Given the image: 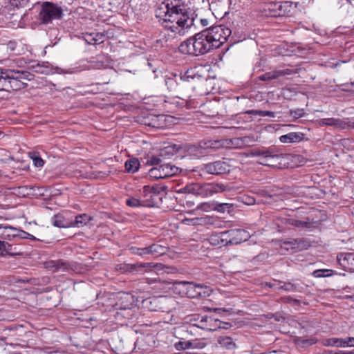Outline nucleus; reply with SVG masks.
Returning <instances> with one entry per match:
<instances>
[{
  "mask_svg": "<svg viewBox=\"0 0 354 354\" xmlns=\"http://www.w3.org/2000/svg\"><path fill=\"white\" fill-rule=\"evenodd\" d=\"M156 17L167 24L165 27L173 32L180 34L185 28L194 24V19L187 11L181 0H165L156 10Z\"/></svg>",
  "mask_w": 354,
  "mask_h": 354,
  "instance_id": "f257e3e1",
  "label": "nucleus"
},
{
  "mask_svg": "<svg viewBox=\"0 0 354 354\" xmlns=\"http://www.w3.org/2000/svg\"><path fill=\"white\" fill-rule=\"evenodd\" d=\"M231 34L229 28L213 26L201 31V54L208 53L211 49L218 48Z\"/></svg>",
  "mask_w": 354,
  "mask_h": 354,
  "instance_id": "f03ea898",
  "label": "nucleus"
},
{
  "mask_svg": "<svg viewBox=\"0 0 354 354\" xmlns=\"http://www.w3.org/2000/svg\"><path fill=\"white\" fill-rule=\"evenodd\" d=\"M62 16L61 7L50 2H44L39 14V20L45 24L50 23L54 19H59Z\"/></svg>",
  "mask_w": 354,
  "mask_h": 354,
  "instance_id": "7ed1b4c3",
  "label": "nucleus"
},
{
  "mask_svg": "<svg viewBox=\"0 0 354 354\" xmlns=\"http://www.w3.org/2000/svg\"><path fill=\"white\" fill-rule=\"evenodd\" d=\"M6 77L10 79L8 82V90H20L26 86L23 80H27L28 73L26 71L10 68L8 70Z\"/></svg>",
  "mask_w": 354,
  "mask_h": 354,
  "instance_id": "20e7f679",
  "label": "nucleus"
},
{
  "mask_svg": "<svg viewBox=\"0 0 354 354\" xmlns=\"http://www.w3.org/2000/svg\"><path fill=\"white\" fill-rule=\"evenodd\" d=\"M179 169L170 164L160 165L158 167H153L149 171V176L156 179L165 178L178 173Z\"/></svg>",
  "mask_w": 354,
  "mask_h": 354,
  "instance_id": "39448f33",
  "label": "nucleus"
},
{
  "mask_svg": "<svg viewBox=\"0 0 354 354\" xmlns=\"http://www.w3.org/2000/svg\"><path fill=\"white\" fill-rule=\"evenodd\" d=\"M140 198L143 207H153L157 204L159 194L153 187L144 186L142 190L140 191Z\"/></svg>",
  "mask_w": 354,
  "mask_h": 354,
  "instance_id": "423d86ee",
  "label": "nucleus"
},
{
  "mask_svg": "<svg viewBox=\"0 0 354 354\" xmlns=\"http://www.w3.org/2000/svg\"><path fill=\"white\" fill-rule=\"evenodd\" d=\"M156 265L153 263H136L132 264H124L120 268L124 272L133 274H144L145 272L151 270Z\"/></svg>",
  "mask_w": 354,
  "mask_h": 354,
  "instance_id": "0eeeda50",
  "label": "nucleus"
},
{
  "mask_svg": "<svg viewBox=\"0 0 354 354\" xmlns=\"http://www.w3.org/2000/svg\"><path fill=\"white\" fill-rule=\"evenodd\" d=\"M203 170L209 174L220 175L228 173L230 171V166L225 162L216 161L205 164Z\"/></svg>",
  "mask_w": 354,
  "mask_h": 354,
  "instance_id": "6e6552de",
  "label": "nucleus"
},
{
  "mask_svg": "<svg viewBox=\"0 0 354 354\" xmlns=\"http://www.w3.org/2000/svg\"><path fill=\"white\" fill-rule=\"evenodd\" d=\"M32 236V235L27 233L25 231L19 230L11 226L5 225L3 231L2 239L11 241L15 238L31 239V237Z\"/></svg>",
  "mask_w": 354,
  "mask_h": 354,
  "instance_id": "1a4fd4ad",
  "label": "nucleus"
},
{
  "mask_svg": "<svg viewBox=\"0 0 354 354\" xmlns=\"http://www.w3.org/2000/svg\"><path fill=\"white\" fill-rule=\"evenodd\" d=\"M198 35L199 34H195L193 37L183 42L179 46L180 51L183 53L198 56V50L196 47V44Z\"/></svg>",
  "mask_w": 354,
  "mask_h": 354,
  "instance_id": "9d476101",
  "label": "nucleus"
},
{
  "mask_svg": "<svg viewBox=\"0 0 354 354\" xmlns=\"http://www.w3.org/2000/svg\"><path fill=\"white\" fill-rule=\"evenodd\" d=\"M283 244L294 251L306 250L310 247V242L306 238L289 239Z\"/></svg>",
  "mask_w": 354,
  "mask_h": 354,
  "instance_id": "9b49d317",
  "label": "nucleus"
},
{
  "mask_svg": "<svg viewBox=\"0 0 354 354\" xmlns=\"http://www.w3.org/2000/svg\"><path fill=\"white\" fill-rule=\"evenodd\" d=\"M230 245H237L245 241L249 238V233L243 229H232L229 230Z\"/></svg>",
  "mask_w": 354,
  "mask_h": 354,
  "instance_id": "f8f14e48",
  "label": "nucleus"
},
{
  "mask_svg": "<svg viewBox=\"0 0 354 354\" xmlns=\"http://www.w3.org/2000/svg\"><path fill=\"white\" fill-rule=\"evenodd\" d=\"M337 259L345 270L354 271V253H340L337 255Z\"/></svg>",
  "mask_w": 354,
  "mask_h": 354,
  "instance_id": "ddd939ff",
  "label": "nucleus"
},
{
  "mask_svg": "<svg viewBox=\"0 0 354 354\" xmlns=\"http://www.w3.org/2000/svg\"><path fill=\"white\" fill-rule=\"evenodd\" d=\"M294 73H296V71L289 68L276 70L263 74L259 77V80L262 81H269L281 76L290 75Z\"/></svg>",
  "mask_w": 354,
  "mask_h": 354,
  "instance_id": "4468645a",
  "label": "nucleus"
},
{
  "mask_svg": "<svg viewBox=\"0 0 354 354\" xmlns=\"http://www.w3.org/2000/svg\"><path fill=\"white\" fill-rule=\"evenodd\" d=\"M279 154L274 153L271 149H267L266 154L262 158H260L259 162L265 166L275 167L279 163Z\"/></svg>",
  "mask_w": 354,
  "mask_h": 354,
  "instance_id": "2eb2a0df",
  "label": "nucleus"
},
{
  "mask_svg": "<svg viewBox=\"0 0 354 354\" xmlns=\"http://www.w3.org/2000/svg\"><path fill=\"white\" fill-rule=\"evenodd\" d=\"M46 268L53 272L66 271L71 269V265L68 262L63 260L49 261L46 263Z\"/></svg>",
  "mask_w": 354,
  "mask_h": 354,
  "instance_id": "dca6fc26",
  "label": "nucleus"
},
{
  "mask_svg": "<svg viewBox=\"0 0 354 354\" xmlns=\"http://www.w3.org/2000/svg\"><path fill=\"white\" fill-rule=\"evenodd\" d=\"M105 35L101 32H86L83 34L82 38L89 45H97L104 42Z\"/></svg>",
  "mask_w": 354,
  "mask_h": 354,
  "instance_id": "f3484780",
  "label": "nucleus"
},
{
  "mask_svg": "<svg viewBox=\"0 0 354 354\" xmlns=\"http://www.w3.org/2000/svg\"><path fill=\"white\" fill-rule=\"evenodd\" d=\"M225 189V187L223 185L207 183L201 185V194L208 196Z\"/></svg>",
  "mask_w": 354,
  "mask_h": 354,
  "instance_id": "a211bd4d",
  "label": "nucleus"
},
{
  "mask_svg": "<svg viewBox=\"0 0 354 354\" xmlns=\"http://www.w3.org/2000/svg\"><path fill=\"white\" fill-rule=\"evenodd\" d=\"M53 224L60 228L73 227L72 220L66 218L63 214L55 215L53 217Z\"/></svg>",
  "mask_w": 354,
  "mask_h": 354,
  "instance_id": "6ab92c4d",
  "label": "nucleus"
},
{
  "mask_svg": "<svg viewBox=\"0 0 354 354\" xmlns=\"http://www.w3.org/2000/svg\"><path fill=\"white\" fill-rule=\"evenodd\" d=\"M88 69L89 67L86 64L82 65L76 64L75 66L69 67L68 68H57V71L58 73L60 74H74Z\"/></svg>",
  "mask_w": 354,
  "mask_h": 354,
  "instance_id": "aec40b11",
  "label": "nucleus"
},
{
  "mask_svg": "<svg viewBox=\"0 0 354 354\" xmlns=\"http://www.w3.org/2000/svg\"><path fill=\"white\" fill-rule=\"evenodd\" d=\"M283 143L297 142L301 140V134L295 132H291L286 135H283L279 138Z\"/></svg>",
  "mask_w": 354,
  "mask_h": 354,
  "instance_id": "412c9836",
  "label": "nucleus"
},
{
  "mask_svg": "<svg viewBox=\"0 0 354 354\" xmlns=\"http://www.w3.org/2000/svg\"><path fill=\"white\" fill-rule=\"evenodd\" d=\"M91 216L86 214L77 215L75 217V221L72 220L73 227H79L83 225H86L91 221Z\"/></svg>",
  "mask_w": 354,
  "mask_h": 354,
  "instance_id": "4be33fe9",
  "label": "nucleus"
},
{
  "mask_svg": "<svg viewBox=\"0 0 354 354\" xmlns=\"http://www.w3.org/2000/svg\"><path fill=\"white\" fill-rule=\"evenodd\" d=\"M9 69L10 68L0 69V91L8 90V82L10 79L6 77V76L8 75L7 73Z\"/></svg>",
  "mask_w": 354,
  "mask_h": 354,
  "instance_id": "5701e85b",
  "label": "nucleus"
},
{
  "mask_svg": "<svg viewBox=\"0 0 354 354\" xmlns=\"http://www.w3.org/2000/svg\"><path fill=\"white\" fill-rule=\"evenodd\" d=\"M166 252L167 248L159 244H152L149 246V253L153 255H162Z\"/></svg>",
  "mask_w": 354,
  "mask_h": 354,
  "instance_id": "b1692460",
  "label": "nucleus"
},
{
  "mask_svg": "<svg viewBox=\"0 0 354 354\" xmlns=\"http://www.w3.org/2000/svg\"><path fill=\"white\" fill-rule=\"evenodd\" d=\"M323 344L326 346L344 347V338H328L324 340Z\"/></svg>",
  "mask_w": 354,
  "mask_h": 354,
  "instance_id": "393cba45",
  "label": "nucleus"
},
{
  "mask_svg": "<svg viewBox=\"0 0 354 354\" xmlns=\"http://www.w3.org/2000/svg\"><path fill=\"white\" fill-rule=\"evenodd\" d=\"M140 167V162L138 159L133 158L125 162V169L128 172L135 173Z\"/></svg>",
  "mask_w": 354,
  "mask_h": 354,
  "instance_id": "a878e982",
  "label": "nucleus"
},
{
  "mask_svg": "<svg viewBox=\"0 0 354 354\" xmlns=\"http://www.w3.org/2000/svg\"><path fill=\"white\" fill-rule=\"evenodd\" d=\"M218 342L222 347L232 350L235 348V344L230 337H221L218 339Z\"/></svg>",
  "mask_w": 354,
  "mask_h": 354,
  "instance_id": "bb28decb",
  "label": "nucleus"
},
{
  "mask_svg": "<svg viewBox=\"0 0 354 354\" xmlns=\"http://www.w3.org/2000/svg\"><path fill=\"white\" fill-rule=\"evenodd\" d=\"M223 147L222 142L221 140H209L208 142H205L203 145H202V142H201V148L204 149H212L214 150L218 149Z\"/></svg>",
  "mask_w": 354,
  "mask_h": 354,
  "instance_id": "cd10ccee",
  "label": "nucleus"
},
{
  "mask_svg": "<svg viewBox=\"0 0 354 354\" xmlns=\"http://www.w3.org/2000/svg\"><path fill=\"white\" fill-rule=\"evenodd\" d=\"M205 15L207 17L201 19V24L203 26H207L210 24V22L214 21V16L211 9H207Z\"/></svg>",
  "mask_w": 354,
  "mask_h": 354,
  "instance_id": "c85d7f7f",
  "label": "nucleus"
},
{
  "mask_svg": "<svg viewBox=\"0 0 354 354\" xmlns=\"http://www.w3.org/2000/svg\"><path fill=\"white\" fill-rule=\"evenodd\" d=\"M333 270L329 269H319L313 271V275L316 278L330 277L333 275Z\"/></svg>",
  "mask_w": 354,
  "mask_h": 354,
  "instance_id": "c756f323",
  "label": "nucleus"
},
{
  "mask_svg": "<svg viewBox=\"0 0 354 354\" xmlns=\"http://www.w3.org/2000/svg\"><path fill=\"white\" fill-rule=\"evenodd\" d=\"M290 224L295 227L299 228H311L313 223L309 221H299L297 219H292Z\"/></svg>",
  "mask_w": 354,
  "mask_h": 354,
  "instance_id": "7c9ffc66",
  "label": "nucleus"
},
{
  "mask_svg": "<svg viewBox=\"0 0 354 354\" xmlns=\"http://www.w3.org/2000/svg\"><path fill=\"white\" fill-rule=\"evenodd\" d=\"M327 126H332L338 128H344L345 123L340 119L337 118H326Z\"/></svg>",
  "mask_w": 354,
  "mask_h": 354,
  "instance_id": "2f4dec72",
  "label": "nucleus"
},
{
  "mask_svg": "<svg viewBox=\"0 0 354 354\" xmlns=\"http://www.w3.org/2000/svg\"><path fill=\"white\" fill-rule=\"evenodd\" d=\"M30 158L32 160L33 164L37 167H41L44 165V161L40 158L36 152L29 153Z\"/></svg>",
  "mask_w": 354,
  "mask_h": 354,
  "instance_id": "473e14b6",
  "label": "nucleus"
},
{
  "mask_svg": "<svg viewBox=\"0 0 354 354\" xmlns=\"http://www.w3.org/2000/svg\"><path fill=\"white\" fill-rule=\"evenodd\" d=\"M165 118V115H158V116H153L151 122L149 123H145V124L151 126L152 127L155 128H160L162 127L163 124L160 122V120H163Z\"/></svg>",
  "mask_w": 354,
  "mask_h": 354,
  "instance_id": "72a5a7b5",
  "label": "nucleus"
},
{
  "mask_svg": "<svg viewBox=\"0 0 354 354\" xmlns=\"http://www.w3.org/2000/svg\"><path fill=\"white\" fill-rule=\"evenodd\" d=\"M130 250L132 254L139 256H144L146 254H149V247L145 248H138V247H131Z\"/></svg>",
  "mask_w": 354,
  "mask_h": 354,
  "instance_id": "f704fd0d",
  "label": "nucleus"
},
{
  "mask_svg": "<svg viewBox=\"0 0 354 354\" xmlns=\"http://www.w3.org/2000/svg\"><path fill=\"white\" fill-rule=\"evenodd\" d=\"M232 207V205L230 203H221V204H214L212 203L211 208H215V210L219 212H225L226 209H229Z\"/></svg>",
  "mask_w": 354,
  "mask_h": 354,
  "instance_id": "c9c22d12",
  "label": "nucleus"
},
{
  "mask_svg": "<svg viewBox=\"0 0 354 354\" xmlns=\"http://www.w3.org/2000/svg\"><path fill=\"white\" fill-rule=\"evenodd\" d=\"M140 198L131 197L127 200L126 203L128 206L132 207H138L140 206H142Z\"/></svg>",
  "mask_w": 354,
  "mask_h": 354,
  "instance_id": "e433bc0d",
  "label": "nucleus"
},
{
  "mask_svg": "<svg viewBox=\"0 0 354 354\" xmlns=\"http://www.w3.org/2000/svg\"><path fill=\"white\" fill-rule=\"evenodd\" d=\"M185 190L188 194H192L194 195L197 196L199 194V185L192 184L187 185L185 187Z\"/></svg>",
  "mask_w": 354,
  "mask_h": 354,
  "instance_id": "4c0bfd02",
  "label": "nucleus"
},
{
  "mask_svg": "<svg viewBox=\"0 0 354 354\" xmlns=\"http://www.w3.org/2000/svg\"><path fill=\"white\" fill-rule=\"evenodd\" d=\"M213 292L212 287L201 285V297H207L211 295Z\"/></svg>",
  "mask_w": 354,
  "mask_h": 354,
  "instance_id": "58836bf2",
  "label": "nucleus"
},
{
  "mask_svg": "<svg viewBox=\"0 0 354 354\" xmlns=\"http://www.w3.org/2000/svg\"><path fill=\"white\" fill-rule=\"evenodd\" d=\"M220 236V240L222 245H228L230 244L229 239H230V234L229 230L221 232L218 233Z\"/></svg>",
  "mask_w": 354,
  "mask_h": 354,
  "instance_id": "ea45409f",
  "label": "nucleus"
},
{
  "mask_svg": "<svg viewBox=\"0 0 354 354\" xmlns=\"http://www.w3.org/2000/svg\"><path fill=\"white\" fill-rule=\"evenodd\" d=\"M165 84L170 91H174L177 86V83L174 78L167 77L165 79Z\"/></svg>",
  "mask_w": 354,
  "mask_h": 354,
  "instance_id": "a19ab883",
  "label": "nucleus"
},
{
  "mask_svg": "<svg viewBox=\"0 0 354 354\" xmlns=\"http://www.w3.org/2000/svg\"><path fill=\"white\" fill-rule=\"evenodd\" d=\"M305 114L304 110L303 109H297L296 110H290V115L292 116L295 119H298L303 117Z\"/></svg>",
  "mask_w": 354,
  "mask_h": 354,
  "instance_id": "79ce46f5",
  "label": "nucleus"
},
{
  "mask_svg": "<svg viewBox=\"0 0 354 354\" xmlns=\"http://www.w3.org/2000/svg\"><path fill=\"white\" fill-rule=\"evenodd\" d=\"M178 283L180 285H183L185 288V289L187 290L186 294L188 295V297H194V295L192 293L189 292V288H194V285L192 283H189L187 281H180V282H178Z\"/></svg>",
  "mask_w": 354,
  "mask_h": 354,
  "instance_id": "37998d69",
  "label": "nucleus"
},
{
  "mask_svg": "<svg viewBox=\"0 0 354 354\" xmlns=\"http://www.w3.org/2000/svg\"><path fill=\"white\" fill-rule=\"evenodd\" d=\"M256 115L259 116H268L271 118H274L275 116V113L270 111H262V110H257L254 111Z\"/></svg>",
  "mask_w": 354,
  "mask_h": 354,
  "instance_id": "c03bdc74",
  "label": "nucleus"
},
{
  "mask_svg": "<svg viewBox=\"0 0 354 354\" xmlns=\"http://www.w3.org/2000/svg\"><path fill=\"white\" fill-rule=\"evenodd\" d=\"M209 241L211 244L214 245H218L221 244L220 236L218 234H212L209 239Z\"/></svg>",
  "mask_w": 354,
  "mask_h": 354,
  "instance_id": "a18cd8bd",
  "label": "nucleus"
},
{
  "mask_svg": "<svg viewBox=\"0 0 354 354\" xmlns=\"http://www.w3.org/2000/svg\"><path fill=\"white\" fill-rule=\"evenodd\" d=\"M279 288L286 291H295L297 290V286L291 283H285Z\"/></svg>",
  "mask_w": 354,
  "mask_h": 354,
  "instance_id": "49530a36",
  "label": "nucleus"
},
{
  "mask_svg": "<svg viewBox=\"0 0 354 354\" xmlns=\"http://www.w3.org/2000/svg\"><path fill=\"white\" fill-rule=\"evenodd\" d=\"M196 70V67L194 68L188 69L185 75V78L189 80V79H194L196 77L195 71Z\"/></svg>",
  "mask_w": 354,
  "mask_h": 354,
  "instance_id": "de8ad7c7",
  "label": "nucleus"
},
{
  "mask_svg": "<svg viewBox=\"0 0 354 354\" xmlns=\"http://www.w3.org/2000/svg\"><path fill=\"white\" fill-rule=\"evenodd\" d=\"M344 347H354V337H348L344 338Z\"/></svg>",
  "mask_w": 354,
  "mask_h": 354,
  "instance_id": "09e8293b",
  "label": "nucleus"
},
{
  "mask_svg": "<svg viewBox=\"0 0 354 354\" xmlns=\"http://www.w3.org/2000/svg\"><path fill=\"white\" fill-rule=\"evenodd\" d=\"M242 201L248 205H252L255 203V199L249 196H244Z\"/></svg>",
  "mask_w": 354,
  "mask_h": 354,
  "instance_id": "8fccbe9b",
  "label": "nucleus"
},
{
  "mask_svg": "<svg viewBox=\"0 0 354 354\" xmlns=\"http://www.w3.org/2000/svg\"><path fill=\"white\" fill-rule=\"evenodd\" d=\"M267 149H255L252 152L253 156H259L262 158L266 154Z\"/></svg>",
  "mask_w": 354,
  "mask_h": 354,
  "instance_id": "3c124183",
  "label": "nucleus"
},
{
  "mask_svg": "<svg viewBox=\"0 0 354 354\" xmlns=\"http://www.w3.org/2000/svg\"><path fill=\"white\" fill-rule=\"evenodd\" d=\"M148 162L151 165H159L161 163V159L156 156L151 157Z\"/></svg>",
  "mask_w": 354,
  "mask_h": 354,
  "instance_id": "603ef678",
  "label": "nucleus"
},
{
  "mask_svg": "<svg viewBox=\"0 0 354 354\" xmlns=\"http://www.w3.org/2000/svg\"><path fill=\"white\" fill-rule=\"evenodd\" d=\"M212 204L208 203H201V210L208 212L209 210L214 209L215 210V208H211Z\"/></svg>",
  "mask_w": 354,
  "mask_h": 354,
  "instance_id": "864d4df0",
  "label": "nucleus"
},
{
  "mask_svg": "<svg viewBox=\"0 0 354 354\" xmlns=\"http://www.w3.org/2000/svg\"><path fill=\"white\" fill-rule=\"evenodd\" d=\"M202 7L201 9H203L205 10V12L206 13V10L207 9L210 8L211 3L209 2V0H203L201 2Z\"/></svg>",
  "mask_w": 354,
  "mask_h": 354,
  "instance_id": "5fc2aeb1",
  "label": "nucleus"
},
{
  "mask_svg": "<svg viewBox=\"0 0 354 354\" xmlns=\"http://www.w3.org/2000/svg\"><path fill=\"white\" fill-rule=\"evenodd\" d=\"M189 345H190L189 342H179L178 343H177L176 344V348L177 349H180V348L185 349V348H188Z\"/></svg>",
  "mask_w": 354,
  "mask_h": 354,
  "instance_id": "6e6d98bb",
  "label": "nucleus"
},
{
  "mask_svg": "<svg viewBox=\"0 0 354 354\" xmlns=\"http://www.w3.org/2000/svg\"><path fill=\"white\" fill-rule=\"evenodd\" d=\"M8 246V243L4 241H0V255H4V251L6 250V247Z\"/></svg>",
  "mask_w": 354,
  "mask_h": 354,
  "instance_id": "4d7b16f0",
  "label": "nucleus"
},
{
  "mask_svg": "<svg viewBox=\"0 0 354 354\" xmlns=\"http://www.w3.org/2000/svg\"><path fill=\"white\" fill-rule=\"evenodd\" d=\"M201 322H202V323H204V322H209V323L214 322V323H216L217 320L215 319H213L211 317L203 316L202 317V319L201 320Z\"/></svg>",
  "mask_w": 354,
  "mask_h": 354,
  "instance_id": "13d9d810",
  "label": "nucleus"
},
{
  "mask_svg": "<svg viewBox=\"0 0 354 354\" xmlns=\"http://www.w3.org/2000/svg\"><path fill=\"white\" fill-rule=\"evenodd\" d=\"M284 301L286 302H288V303H290V304H299V301L296 299H293L292 297H286L284 299Z\"/></svg>",
  "mask_w": 354,
  "mask_h": 354,
  "instance_id": "bf43d9fd",
  "label": "nucleus"
},
{
  "mask_svg": "<svg viewBox=\"0 0 354 354\" xmlns=\"http://www.w3.org/2000/svg\"><path fill=\"white\" fill-rule=\"evenodd\" d=\"M259 194L261 196L266 197V198H272V196L268 194V192L266 190H261L259 192Z\"/></svg>",
  "mask_w": 354,
  "mask_h": 354,
  "instance_id": "052dcab7",
  "label": "nucleus"
},
{
  "mask_svg": "<svg viewBox=\"0 0 354 354\" xmlns=\"http://www.w3.org/2000/svg\"><path fill=\"white\" fill-rule=\"evenodd\" d=\"M185 221L188 222V224H190L189 222L192 223V225H197L198 223V218H194L192 219H185Z\"/></svg>",
  "mask_w": 354,
  "mask_h": 354,
  "instance_id": "680f3d73",
  "label": "nucleus"
},
{
  "mask_svg": "<svg viewBox=\"0 0 354 354\" xmlns=\"http://www.w3.org/2000/svg\"><path fill=\"white\" fill-rule=\"evenodd\" d=\"M217 326H215L213 327V326H212V324L209 326V327H208L207 326H200V328L201 329H205V330H216Z\"/></svg>",
  "mask_w": 354,
  "mask_h": 354,
  "instance_id": "e2e57ef3",
  "label": "nucleus"
},
{
  "mask_svg": "<svg viewBox=\"0 0 354 354\" xmlns=\"http://www.w3.org/2000/svg\"><path fill=\"white\" fill-rule=\"evenodd\" d=\"M209 344V342L206 339H201V349L203 348L205 346Z\"/></svg>",
  "mask_w": 354,
  "mask_h": 354,
  "instance_id": "0e129e2a",
  "label": "nucleus"
},
{
  "mask_svg": "<svg viewBox=\"0 0 354 354\" xmlns=\"http://www.w3.org/2000/svg\"><path fill=\"white\" fill-rule=\"evenodd\" d=\"M316 342H317V340L315 339H305L303 341V343L308 344H314Z\"/></svg>",
  "mask_w": 354,
  "mask_h": 354,
  "instance_id": "69168bd1",
  "label": "nucleus"
},
{
  "mask_svg": "<svg viewBox=\"0 0 354 354\" xmlns=\"http://www.w3.org/2000/svg\"><path fill=\"white\" fill-rule=\"evenodd\" d=\"M6 250L4 251V254H12V245L8 243V247H6Z\"/></svg>",
  "mask_w": 354,
  "mask_h": 354,
  "instance_id": "338daca9",
  "label": "nucleus"
},
{
  "mask_svg": "<svg viewBox=\"0 0 354 354\" xmlns=\"http://www.w3.org/2000/svg\"><path fill=\"white\" fill-rule=\"evenodd\" d=\"M324 354H342V351H328L324 353Z\"/></svg>",
  "mask_w": 354,
  "mask_h": 354,
  "instance_id": "774afa93",
  "label": "nucleus"
}]
</instances>
